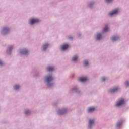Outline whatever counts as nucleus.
<instances>
[{"mask_svg": "<svg viewBox=\"0 0 129 129\" xmlns=\"http://www.w3.org/2000/svg\"><path fill=\"white\" fill-rule=\"evenodd\" d=\"M12 48H13V46H11L9 48V50L11 51V50H12Z\"/></svg>", "mask_w": 129, "mask_h": 129, "instance_id": "obj_26", "label": "nucleus"}, {"mask_svg": "<svg viewBox=\"0 0 129 129\" xmlns=\"http://www.w3.org/2000/svg\"><path fill=\"white\" fill-rule=\"evenodd\" d=\"M94 123V120H89V127L91 128V125Z\"/></svg>", "mask_w": 129, "mask_h": 129, "instance_id": "obj_10", "label": "nucleus"}, {"mask_svg": "<svg viewBox=\"0 0 129 129\" xmlns=\"http://www.w3.org/2000/svg\"><path fill=\"white\" fill-rule=\"evenodd\" d=\"M68 47H69V45H68V44H64L62 45L61 50H62L63 51L67 50V49H68Z\"/></svg>", "mask_w": 129, "mask_h": 129, "instance_id": "obj_4", "label": "nucleus"}, {"mask_svg": "<svg viewBox=\"0 0 129 129\" xmlns=\"http://www.w3.org/2000/svg\"><path fill=\"white\" fill-rule=\"evenodd\" d=\"M95 110V108L94 107H89L88 109V112H91L92 111H94Z\"/></svg>", "mask_w": 129, "mask_h": 129, "instance_id": "obj_9", "label": "nucleus"}, {"mask_svg": "<svg viewBox=\"0 0 129 129\" xmlns=\"http://www.w3.org/2000/svg\"><path fill=\"white\" fill-rule=\"evenodd\" d=\"M101 39V34L99 33L97 35V39L100 40Z\"/></svg>", "mask_w": 129, "mask_h": 129, "instance_id": "obj_16", "label": "nucleus"}, {"mask_svg": "<svg viewBox=\"0 0 129 129\" xmlns=\"http://www.w3.org/2000/svg\"><path fill=\"white\" fill-rule=\"evenodd\" d=\"M105 80V78L103 77L102 78V81H104Z\"/></svg>", "mask_w": 129, "mask_h": 129, "instance_id": "obj_25", "label": "nucleus"}, {"mask_svg": "<svg viewBox=\"0 0 129 129\" xmlns=\"http://www.w3.org/2000/svg\"><path fill=\"white\" fill-rule=\"evenodd\" d=\"M117 90H118V88L116 87V88L111 90L110 92H111V93H112V92H115V91H117Z\"/></svg>", "mask_w": 129, "mask_h": 129, "instance_id": "obj_12", "label": "nucleus"}, {"mask_svg": "<svg viewBox=\"0 0 129 129\" xmlns=\"http://www.w3.org/2000/svg\"><path fill=\"white\" fill-rule=\"evenodd\" d=\"M21 55H26L28 54V51L27 49H23L22 51H21Z\"/></svg>", "mask_w": 129, "mask_h": 129, "instance_id": "obj_8", "label": "nucleus"}, {"mask_svg": "<svg viewBox=\"0 0 129 129\" xmlns=\"http://www.w3.org/2000/svg\"><path fill=\"white\" fill-rule=\"evenodd\" d=\"M88 64V61H87V60L84 61V66H87Z\"/></svg>", "mask_w": 129, "mask_h": 129, "instance_id": "obj_19", "label": "nucleus"}, {"mask_svg": "<svg viewBox=\"0 0 129 129\" xmlns=\"http://www.w3.org/2000/svg\"><path fill=\"white\" fill-rule=\"evenodd\" d=\"M124 103V99L121 98L118 100L116 104V106H121Z\"/></svg>", "mask_w": 129, "mask_h": 129, "instance_id": "obj_1", "label": "nucleus"}, {"mask_svg": "<svg viewBox=\"0 0 129 129\" xmlns=\"http://www.w3.org/2000/svg\"><path fill=\"white\" fill-rule=\"evenodd\" d=\"M40 20L38 19H31L30 20V24L31 25H34V24H36V23H39Z\"/></svg>", "mask_w": 129, "mask_h": 129, "instance_id": "obj_2", "label": "nucleus"}, {"mask_svg": "<svg viewBox=\"0 0 129 129\" xmlns=\"http://www.w3.org/2000/svg\"><path fill=\"white\" fill-rule=\"evenodd\" d=\"M117 13H118V9H115L112 12H109V16H113V15H115V14H117Z\"/></svg>", "mask_w": 129, "mask_h": 129, "instance_id": "obj_3", "label": "nucleus"}, {"mask_svg": "<svg viewBox=\"0 0 129 129\" xmlns=\"http://www.w3.org/2000/svg\"><path fill=\"white\" fill-rule=\"evenodd\" d=\"M0 65H3V62L0 60Z\"/></svg>", "mask_w": 129, "mask_h": 129, "instance_id": "obj_27", "label": "nucleus"}, {"mask_svg": "<svg viewBox=\"0 0 129 129\" xmlns=\"http://www.w3.org/2000/svg\"><path fill=\"white\" fill-rule=\"evenodd\" d=\"M76 89V88H74V89H73V90H75Z\"/></svg>", "mask_w": 129, "mask_h": 129, "instance_id": "obj_29", "label": "nucleus"}, {"mask_svg": "<svg viewBox=\"0 0 129 129\" xmlns=\"http://www.w3.org/2000/svg\"><path fill=\"white\" fill-rule=\"evenodd\" d=\"M109 28H108V26H106L103 30V33H106V32H108Z\"/></svg>", "mask_w": 129, "mask_h": 129, "instance_id": "obj_7", "label": "nucleus"}, {"mask_svg": "<svg viewBox=\"0 0 129 129\" xmlns=\"http://www.w3.org/2000/svg\"><path fill=\"white\" fill-rule=\"evenodd\" d=\"M52 80H53V77L52 76H48L46 77L47 82H50V81H52Z\"/></svg>", "mask_w": 129, "mask_h": 129, "instance_id": "obj_5", "label": "nucleus"}, {"mask_svg": "<svg viewBox=\"0 0 129 129\" xmlns=\"http://www.w3.org/2000/svg\"><path fill=\"white\" fill-rule=\"evenodd\" d=\"M3 32H9V28H8L7 27H4L3 29Z\"/></svg>", "mask_w": 129, "mask_h": 129, "instance_id": "obj_15", "label": "nucleus"}, {"mask_svg": "<svg viewBox=\"0 0 129 129\" xmlns=\"http://www.w3.org/2000/svg\"><path fill=\"white\" fill-rule=\"evenodd\" d=\"M121 123H122V121L118 122L116 125V126H120V125H121Z\"/></svg>", "mask_w": 129, "mask_h": 129, "instance_id": "obj_20", "label": "nucleus"}, {"mask_svg": "<svg viewBox=\"0 0 129 129\" xmlns=\"http://www.w3.org/2000/svg\"><path fill=\"white\" fill-rule=\"evenodd\" d=\"M106 2L107 3H110L111 2H112V0H106Z\"/></svg>", "mask_w": 129, "mask_h": 129, "instance_id": "obj_24", "label": "nucleus"}, {"mask_svg": "<svg viewBox=\"0 0 129 129\" xmlns=\"http://www.w3.org/2000/svg\"><path fill=\"white\" fill-rule=\"evenodd\" d=\"M29 113H30V111L29 110L25 111V114H29Z\"/></svg>", "mask_w": 129, "mask_h": 129, "instance_id": "obj_22", "label": "nucleus"}, {"mask_svg": "<svg viewBox=\"0 0 129 129\" xmlns=\"http://www.w3.org/2000/svg\"><path fill=\"white\" fill-rule=\"evenodd\" d=\"M78 57L77 56H74L73 58H72V61H76V60H77L78 59Z\"/></svg>", "mask_w": 129, "mask_h": 129, "instance_id": "obj_18", "label": "nucleus"}, {"mask_svg": "<svg viewBox=\"0 0 129 129\" xmlns=\"http://www.w3.org/2000/svg\"><path fill=\"white\" fill-rule=\"evenodd\" d=\"M48 46H49V44H44L43 45V49L44 50H46V49H47L48 48Z\"/></svg>", "mask_w": 129, "mask_h": 129, "instance_id": "obj_14", "label": "nucleus"}, {"mask_svg": "<svg viewBox=\"0 0 129 129\" xmlns=\"http://www.w3.org/2000/svg\"><path fill=\"white\" fill-rule=\"evenodd\" d=\"M119 39V37L118 36L116 37V36H114L112 38V41H113L114 42H115V41H117V40H118Z\"/></svg>", "mask_w": 129, "mask_h": 129, "instance_id": "obj_11", "label": "nucleus"}, {"mask_svg": "<svg viewBox=\"0 0 129 129\" xmlns=\"http://www.w3.org/2000/svg\"><path fill=\"white\" fill-rule=\"evenodd\" d=\"M89 7H91V4H89Z\"/></svg>", "mask_w": 129, "mask_h": 129, "instance_id": "obj_28", "label": "nucleus"}, {"mask_svg": "<svg viewBox=\"0 0 129 129\" xmlns=\"http://www.w3.org/2000/svg\"><path fill=\"white\" fill-rule=\"evenodd\" d=\"M126 86H129V82L127 81L125 83Z\"/></svg>", "mask_w": 129, "mask_h": 129, "instance_id": "obj_23", "label": "nucleus"}, {"mask_svg": "<svg viewBox=\"0 0 129 129\" xmlns=\"http://www.w3.org/2000/svg\"><path fill=\"white\" fill-rule=\"evenodd\" d=\"M66 112V110H63L62 111H61V112H59L60 114H64V113H65Z\"/></svg>", "mask_w": 129, "mask_h": 129, "instance_id": "obj_21", "label": "nucleus"}, {"mask_svg": "<svg viewBox=\"0 0 129 129\" xmlns=\"http://www.w3.org/2000/svg\"><path fill=\"white\" fill-rule=\"evenodd\" d=\"M54 70V67H47V71H53Z\"/></svg>", "mask_w": 129, "mask_h": 129, "instance_id": "obj_13", "label": "nucleus"}, {"mask_svg": "<svg viewBox=\"0 0 129 129\" xmlns=\"http://www.w3.org/2000/svg\"><path fill=\"white\" fill-rule=\"evenodd\" d=\"M86 80H87V78L86 77H81L79 79V81L81 82H84V81H86Z\"/></svg>", "mask_w": 129, "mask_h": 129, "instance_id": "obj_6", "label": "nucleus"}, {"mask_svg": "<svg viewBox=\"0 0 129 129\" xmlns=\"http://www.w3.org/2000/svg\"><path fill=\"white\" fill-rule=\"evenodd\" d=\"M19 88H20V86L18 85H15L14 86V89H15L16 90H17V89H19Z\"/></svg>", "mask_w": 129, "mask_h": 129, "instance_id": "obj_17", "label": "nucleus"}]
</instances>
